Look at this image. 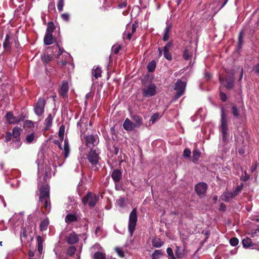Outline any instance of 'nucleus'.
Instances as JSON below:
<instances>
[{"mask_svg":"<svg viewBox=\"0 0 259 259\" xmlns=\"http://www.w3.org/2000/svg\"><path fill=\"white\" fill-rule=\"evenodd\" d=\"M120 49V46H116L112 47V51L115 54H117L118 53L119 50Z\"/></svg>","mask_w":259,"mask_h":259,"instance_id":"59","label":"nucleus"},{"mask_svg":"<svg viewBox=\"0 0 259 259\" xmlns=\"http://www.w3.org/2000/svg\"><path fill=\"white\" fill-rule=\"evenodd\" d=\"M78 235L74 232H71L68 234L66 237L65 240L69 244H73L78 241Z\"/></svg>","mask_w":259,"mask_h":259,"instance_id":"19","label":"nucleus"},{"mask_svg":"<svg viewBox=\"0 0 259 259\" xmlns=\"http://www.w3.org/2000/svg\"><path fill=\"white\" fill-rule=\"evenodd\" d=\"M54 50H56V51H53V53L56 58H59L61 55H62V57L64 58L63 60L61 62H58V64H61L62 66H64L67 63H69L71 66H72V64H71L72 57L70 54L66 52H64V50L60 48L58 45H56L55 47H54Z\"/></svg>","mask_w":259,"mask_h":259,"instance_id":"4","label":"nucleus"},{"mask_svg":"<svg viewBox=\"0 0 259 259\" xmlns=\"http://www.w3.org/2000/svg\"><path fill=\"white\" fill-rule=\"evenodd\" d=\"M175 253L177 257L183 258L185 255V250L184 249L177 246Z\"/></svg>","mask_w":259,"mask_h":259,"instance_id":"26","label":"nucleus"},{"mask_svg":"<svg viewBox=\"0 0 259 259\" xmlns=\"http://www.w3.org/2000/svg\"><path fill=\"white\" fill-rule=\"evenodd\" d=\"M49 224V221L48 219H45L42 220L40 224V230L41 231H45L47 229L48 226Z\"/></svg>","mask_w":259,"mask_h":259,"instance_id":"30","label":"nucleus"},{"mask_svg":"<svg viewBox=\"0 0 259 259\" xmlns=\"http://www.w3.org/2000/svg\"><path fill=\"white\" fill-rule=\"evenodd\" d=\"M161 254V251L159 250H156L152 254V259H158L159 255Z\"/></svg>","mask_w":259,"mask_h":259,"instance_id":"53","label":"nucleus"},{"mask_svg":"<svg viewBox=\"0 0 259 259\" xmlns=\"http://www.w3.org/2000/svg\"><path fill=\"white\" fill-rule=\"evenodd\" d=\"M221 119L220 125V131L222 135V140L224 143H226L228 141V119L227 115L226 114L225 109L223 107L221 108Z\"/></svg>","mask_w":259,"mask_h":259,"instance_id":"3","label":"nucleus"},{"mask_svg":"<svg viewBox=\"0 0 259 259\" xmlns=\"http://www.w3.org/2000/svg\"><path fill=\"white\" fill-rule=\"evenodd\" d=\"M122 172L119 169H114L111 174V177L115 183V187L117 189V183L121 180Z\"/></svg>","mask_w":259,"mask_h":259,"instance_id":"20","label":"nucleus"},{"mask_svg":"<svg viewBox=\"0 0 259 259\" xmlns=\"http://www.w3.org/2000/svg\"><path fill=\"white\" fill-rule=\"evenodd\" d=\"M53 120V117L51 114H49L45 121L46 125L45 130H47L52 125Z\"/></svg>","mask_w":259,"mask_h":259,"instance_id":"31","label":"nucleus"},{"mask_svg":"<svg viewBox=\"0 0 259 259\" xmlns=\"http://www.w3.org/2000/svg\"><path fill=\"white\" fill-rule=\"evenodd\" d=\"M61 18L65 21L68 22L69 20L70 15L68 13H63L61 15Z\"/></svg>","mask_w":259,"mask_h":259,"instance_id":"51","label":"nucleus"},{"mask_svg":"<svg viewBox=\"0 0 259 259\" xmlns=\"http://www.w3.org/2000/svg\"><path fill=\"white\" fill-rule=\"evenodd\" d=\"M46 101L44 99L39 98L34 107L35 113L37 116L41 115L44 112Z\"/></svg>","mask_w":259,"mask_h":259,"instance_id":"12","label":"nucleus"},{"mask_svg":"<svg viewBox=\"0 0 259 259\" xmlns=\"http://www.w3.org/2000/svg\"><path fill=\"white\" fill-rule=\"evenodd\" d=\"M37 247H38V251L40 254L42 253L43 251V240L42 238L38 236L37 237Z\"/></svg>","mask_w":259,"mask_h":259,"instance_id":"32","label":"nucleus"},{"mask_svg":"<svg viewBox=\"0 0 259 259\" xmlns=\"http://www.w3.org/2000/svg\"><path fill=\"white\" fill-rule=\"evenodd\" d=\"M123 127L127 131H132L136 127L134 123L128 118H126L124 121Z\"/></svg>","mask_w":259,"mask_h":259,"instance_id":"23","label":"nucleus"},{"mask_svg":"<svg viewBox=\"0 0 259 259\" xmlns=\"http://www.w3.org/2000/svg\"><path fill=\"white\" fill-rule=\"evenodd\" d=\"M191 48H187L183 53V57L185 60H189L191 56Z\"/></svg>","mask_w":259,"mask_h":259,"instance_id":"37","label":"nucleus"},{"mask_svg":"<svg viewBox=\"0 0 259 259\" xmlns=\"http://www.w3.org/2000/svg\"><path fill=\"white\" fill-rule=\"evenodd\" d=\"M68 84L67 81H63L59 89V94L63 97L67 96V93L68 91Z\"/></svg>","mask_w":259,"mask_h":259,"instance_id":"22","label":"nucleus"},{"mask_svg":"<svg viewBox=\"0 0 259 259\" xmlns=\"http://www.w3.org/2000/svg\"><path fill=\"white\" fill-rule=\"evenodd\" d=\"M57 5L58 11L59 12L62 11L64 5V0H58Z\"/></svg>","mask_w":259,"mask_h":259,"instance_id":"43","label":"nucleus"},{"mask_svg":"<svg viewBox=\"0 0 259 259\" xmlns=\"http://www.w3.org/2000/svg\"><path fill=\"white\" fill-rule=\"evenodd\" d=\"M200 156V153L198 150H195L193 151V161L195 162L198 161Z\"/></svg>","mask_w":259,"mask_h":259,"instance_id":"40","label":"nucleus"},{"mask_svg":"<svg viewBox=\"0 0 259 259\" xmlns=\"http://www.w3.org/2000/svg\"><path fill=\"white\" fill-rule=\"evenodd\" d=\"M99 154V149L97 148H94L91 149L87 156V159L89 162L93 167H96L97 165L98 164L100 159Z\"/></svg>","mask_w":259,"mask_h":259,"instance_id":"8","label":"nucleus"},{"mask_svg":"<svg viewBox=\"0 0 259 259\" xmlns=\"http://www.w3.org/2000/svg\"><path fill=\"white\" fill-rule=\"evenodd\" d=\"M117 203L119 206L123 208L125 206V199L123 197H120L117 200Z\"/></svg>","mask_w":259,"mask_h":259,"instance_id":"41","label":"nucleus"},{"mask_svg":"<svg viewBox=\"0 0 259 259\" xmlns=\"http://www.w3.org/2000/svg\"><path fill=\"white\" fill-rule=\"evenodd\" d=\"M159 118V114L158 113L154 114L150 118V122L153 124Z\"/></svg>","mask_w":259,"mask_h":259,"instance_id":"45","label":"nucleus"},{"mask_svg":"<svg viewBox=\"0 0 259 259\" xmlns=\"http://www.w3.org/2000/svg\"><path fill=\"white\" fill-rule=\"evenodd\" d=\"M36 138H37V137L35 136L34 133H31L30 134L26 135L25 140H26V142L27 143L30 144V143H32L34 141H35Z\"/></svg>","mask_w":259,"mask_h":259,"instance_id":"28","label":"nucleus"},{"mask_svg":"<svg viewBox=\"0 0 259 259\" xmlns=\"http://www.w3.org/2000/svg\"><path fill=\"white\" fill-rule=\"evenodd\" d=\"M137 220L138 217L137 214V209L136 208H134L132 210L130 214L128 223V229L131 236L133 235V233L135 231L137 224Z\"/></svg>","mask_w":259,"mask_h":259,"instance_id":"7","label":"nucleus"},{"mask_svg":"<svg viewBox=\"0 0 259 259\" xmlns=\"http://www.w3.org/2000/svg\"><path fill=\"white\" fill-rule=\"evenodd\" d=\"M152 243L153 246L157 248L160 247L163 244V242L161 240V239L158 238L153 239Z\"/></svg>","mask_w":259,"mask_h":259,"instance_id":"34","label":"nucleus"},{"mask_svg":"<svg viewBox=\"0 0 259 259\" xmlns=\"http://www.w3.org/2000/svg\"><path fill=\"white\" fill-rule=\"evenodd\" d=\"M254 70L257 75L259 76V63L254 67Z\"/></svg>","mask_w":259,"mask_h":259,"instance_id":"62","label":"nucleus"},{"mask_svg":"<svg viewBox=\"0 0 259 259\" xmlns=\"http://www.w3.org/2000/svg\"><path fill=\"white\" fill-rule=\"evenodd\" d=\"M55 9V5L54 2H51L49 3L48 6V9L49 11H53Z\"/></svg>","mask_w":259,"mask_h":259,"instance_id":"56","label":"nucleus"},{"mask_svg":"<svg viewBox=\"0 0 259 259\" xmlns=\"http://www.w3.org/2000/svg\"><path fill=\"white\" fill-rule=\"evenodd\" d=\"M138 26V24L135 23L132 25H127L126 30L123 34V37H126L128 39H130L132 34L135 32Z\"/></svg>","mask_w":259,"mask_h":259,"instance_id":"13","label":"nucleus"},{"mask_svg":"<svg viewBox=\"0 0 259 259\" xmlns=\"http://www.w3.org/2000/svg\"><path fill=\"white\" fill-rule=\"evenodd\" d=\"M76 251V248L74 246H70L67 250V253L68 255H72Z\"/></svg>","mask_w":259,"mask_h":259,"instance_id":"46","label":"nucleus"},{"mask_svg":"<svg viewBox=\"0 0 259 259\" xmlns=\"http://www.w3.org/2000/svg\"><path fill=\"white\" fill-rule=\"evenodd\" d=\"M220 98L223 101H225L227 99L226 95L223 92H221L220 94Z\"/></svg>","mask_w":259,"mask_h":259,"instance_id":"61","label":"nucleus"},{"mask_svg":"<svg viewBox=\"0 0 259 259\" xmlns=\"http://www.w3.org/2000/svg\"><path fill=\"white\" fill-rule=\"evenodd\" d=\"M132 118L135 122L134 124L136 127H139L142 125L143 120L141 116L137 115H134L132 116Z\"/></svg>","mask_w":259,"mask_h":259,"instance_id":"24","label":"nucleus"},{"mask_svg":"<svg viewBox=\"0 0 259 259\" xmlns=\"http://www.w3.org/2000/svg\"><path fill=\"white\" fill-rule=\"evenodd\" d=\"M238 239L235 237L231 238L230 240V243L233 246H236L237 245H238Z\"/></svg>","mask_w":259,"mask_h":259,"instance_id":"49","label":"nucleus"},{"mask_svg":"<svg viewBox=\"0 0 259 259\" xmlns=\"http://www.w3.org/2000/svg\"><path fill=\"white\" fill-rule=\"evenodd\" d=\"M101 69L99 67H96L93 69L92 74L96 78H98L101 75Z\"/></svg>","mask_w":259,"mask_h":259,"instance_id":"36","label":"nucleus"},{"mask_svg":"<svg viewBox=\"0 0 259 259\" xmlns=\"http://www.w3.org/2000/svg\"><path fill=\"white\" fill-rule=\"evenodd\" d=\"M163 54L164 57L168 60H170L171 59V56L170 54L169 53L168 51H163Z\"/></svg>","mask_w":259,"mask_h":259,"instance_id":"54","label":"nucleus"},{"mask_svg":"<svg viewBox=\"0 0 259 259\" xmlns=\"http://www.w3.org/2000/svg\"><path fill=\"white\" fill-rule=\"evenodd\" d=\"M25 126H29V127H32L33 126V122L30 120H27L25 122Z\"/></svg>","mask_w":259,"mask_h":259,"instance_id":"60","label":"nucleus"},{"mask_svg":"<svg viewBox=\"0 0 259 259\" xmlns=\"http://www.w3.org/2000/svg\"><path fill=\"white\" fill-rule=\"evenodd\" d=\"M115 251L119 256L121 257L124 256V251L121 248L117 247L115 248Z\"/></svg>","mask_w":259,"mask_h":259,"instance_id":"50","label":"nucleus"},{"mask_svg":"<svg viewBox=\"0 0 259 259\" xmlns=\"http://www.w3.org/2000/svg\"><path fill=\"white\" fill-rule=\"evenodd\" d=\"M243 187L244 184L241 183L240 185H238L234 190L232 191H225L221 196L222 200L226 202H229L235 196H236L239 193H240Z\"/></svg>","mask_w":259,"mask_h":259,"instance_id":"6","label":"nucleus"},{"mask_svg":"<svg viewBox=\"0 0 259 259\" xmlns=\"http://www.w3.org/2000/svg\"><path fill=\"white\" fill-rule=\"evenodd\" d=\"M88 120L86 118H81L77 124V128L80 132V137L82 138L83 135L87 130Z\"/></svg>","mask_w":259,"mask_h":259,"instance_id":"16","label":"nucleus"},{"mask_svg":"<svg viewBox=\"0 0 259 259\" xmlns=\"http://www.w3.org/2000/svg\"><path fill=\"white\" fill-rule=\"evenodd\" d=\"M55 39L53 37L52 34L46 33L44 37V43L46 45H50L54 42Z\"/></svg>","mask_w":259,"mask_h":259,"instance_id":"25","label":"nucleus"},{"mask_svg":"<svg viewBox=\"0 0 259 259\" xmlns=\"http://www.w3.org/2000/svg\"><path fill=\"white\" fill-rule=\"evenodd\" d=\"M84 138L85 140L86 145L88 147H94L99 143L98 138H95L93 135H88Z\"/></svg>","mask_w":259,"mask_h":259,"instance_id":"15","label":"nucleus"},{"mask_svg":"<svg viewBox=\"0 0 259 259\" xmlns=\"http://www.w3.org/2000/svg\"><path fill=\"white\" fill-rule=\"evenodd\" d=\"M232 112L233 115L236 117H237L239 115V111L235 106H232Z\"/></svg>","mask_w":259,"mask_h":259,"instance_id":"48","label":"nucleus"},{"mask_svg":"<svg viewBox=\"0 0 259 259\" xmlns=\"http://www.w3.org/2000/svg\"><path fill=\"white\" fill-rule=\"evenodd\" d=\"M6 117L7 120L10 124L18 123L21 120V119L14 116L11 112H8Z\"/></svg>","mask_w":259,"mask_h":259,"instance_id":"21","label":"nucleus"},{"mask_svg":"<svg viewBox=\"0 0 259 259\" xmlns=\"http://www.w3.org/2000/svg\"><path fill=\"white\" fill-rule=\"evenodd\" d=\"M191 153V150L189 149L186 148L184 151L183 155L185 157L190 158Z\"/></svg>","mask_w":259,"mask_h":259,"instance_id":"52","label":"nucleus"},{"mask_svg":"<svg viewBox=\"0 0 259 259\" xmlns=\"http://www.w3.org/2000/svg\"><path fill=\"white\" fill-rule=\"evenodd\" d=\"M172 46V43L171 42H167L163 48V51H169L170 48Z\"/></svg>","mask_w":259,"mask_h":259,"instance_id":"55","label":"nucleus"},{"mask_svg":"<svg viewBox=\"0 0 259 259\" xmlns=\"http://www.w3.org/2000/svg\"><path fill=\"white\" fill-rule=\"evenodd\" d=\"M8 38V35H7V36H6V40H5V41L4 42V44H3V45H4V47L5 48H6L8 47V46H9V43H8V40H7Z\"/></svg>","mask_w":259,"mask_h":259,"instance_id":"63","label":"nucleus"},{"mask_svg":"<svg viewBox=\"0 0 259 259\" xmlns=\"http://www.w3.org/2000/svg\"><path fill=\"white\" fill-rule=\"evenodd\" d=\"M207 186L204 183H200L195 186V191L197 194L199 196H203L207 189Z\"/></svg>","mask_w":259,"mask_h":259,"instance_id":"18","label":"nucleus"},{"mask_svg":"<svg viewBox=\"0 0 259 259\" xmlns=\"http://www.w3.org/2000/svg\"><path fill=\"white\" fill-rule=\"evenodd\" d=\"M101 232V229L100 227H97L95 231V234L97 236H99Z\"/></svg>","mask_w":259,"mask_h":259,"instance_id":"64","label":"nucleus"},{"mask_svg":"<svg viewBox=\"0 0 259 259\" xmlns=\"http://www.w3.org/2000/svg\"><path fill=\"white\" fill-rule=\"evenodd\" d=\"M94 259H106V254L101 252H96L94 255Z\"/></svg>","mask_w":259,"mask_h":259,"instance_id":"38","label":"nucleus"},{"mask_svg":"<svg viewBox=\"0 0 259 259\" xmlns=\"http://www.w3.org/2000/svg\"><path fill=\"white\" fill-rule=\"evenodd\" d=\"M42 62L44 63H48L52 59V57L49 55H45L41 57Z\"/></svg>","mask_w":259,"mask_h":259,"instance_id":"44","label":"nucleus"},{"mask_svg":"<svg viewBox=\"0 0 259 259\" xmlns=\"http://www.w3.org/2000/svg\"><path fill=\"white\" fill-rule=\"evenodd\" d=\"M250 235L254 239L252 241L251 239L248 237L243 239L242 243L244 247L248 248L255 244H258L259 243V229L251 230Z\"/></svg>","mask_w":259,"mask_h":259,"instance_id":"5","label":"nucleus"},{"mask_svg":"<svg viewBox=\"0 0 259 259\" xmlns=\"http://www.w3.org/2000/svg\"><path fill=\"white\" fill-rule=\"evenodd\" d=\"M39 158L36 161L38 166V177L40 179L44 173V165H43V154H38Z\"/></svg>","mask_w":259,"mask_h":259,"instance_id":"17","label":"nucleus"},{"mask_svg":"<svg viewBox=\"0 0 259 259\" xmlns=\"http://www.w3.org/2000/svg\"><path fill=\"white\" fill-rule=\"evenodd\" d=\"M243 43V31L240 32L239 36V45L241 46Z\"/></svg>","mask_w":259,"mask_h":259,"instance_id":"58","label":"nucleus"},{"mask_svg":"<svg viewBox=\"0 0 259 259\" xmlns=\"http://www.w3.org/2000/svg\"><path fill=\"white\" fill-rule=\"evenodd\" d=\"M20 134L21 128L17 126L14 127L12 133L11 132L6 133L5 142H8L13 138V141L15 145V148H19L21 144L20 138Z\"/></svg>","mask_w":259,"mask_h":259,"instance_id":"2","label":"nucleus"},{"mask_svg":"<svg viewBox=\"0 0 259 259\" xmlns=\"http://www.w3.org/2000/svg\"><path fill=\"white\" fill-rule=\"evenodd\" d=\"M171 29V26L167 24L166 28L164 29V35L163 36V40L164 41H167L169 38V31Z\"/></svg>","mask_w":259,"mask_h":259,"instance_id":"33","label":"nucleus"},{"mask_svg":"<svg viewBox=\"0 0 259 259\" xmlns=\"http://www.w3.org/2000/svg\"><path fill=\"white\" fill-rule=\"evenodd\" d=\"M166 252L169 256V259H176L172 250L171 248L168 247L166 249Z\"/></svg>","mask_w":259,"mask_h":259,"instance_id":"47","label":"nucleus"},{"mask_svg":"<svg viewBox=\"0 0 259 259\" xmlns=\"http://www.w3.org/2000/svg\"><path fill=\"white\" fill-rule=\"evenodd\" d=\"M77 220L76 216L72 213L68 214L65 218V222L67 223H70L73 222H75Z\"/></svg>","mask_w":259,"mask_h":259,"instance_id":"29","label":"nucleus"},{"mask_svg":"<svg viewBox=\"0 0 259 259\" xmlns=\"http://www.w3.org/2000/svg\"><path fill=\"white\" fill-rule=\"evenodd\" d=\"M143 95L144 97L148 98L153 96L156 94V87L154 83H150L145 85L143 90Z\"/></svg>","mask_w":259,"mask_h":259,"instance_id":"11","label":"nucleus"},{"mask_svg":"<svg viewBox=\"0 0 259 259\" xmlns=\"http://www.w3.org/2000/svg\"><path fill=\"white\" fill-rule=\"evenodd\" d=\"M55 29V26L52 22H49L47 25L46 33L52 34L54 29Z\"/></svg>","mask_w":259,"mask_h":259,"instance_id":"39","label":"nucleus"},{"mask_svg":"<svg viewBox=\"0 0 259 259\" xmlns=\"http://www.w3.org/2000/svg\"><path fill=\"white\" fill-rule=\"evenodd\" d=\"M65 132V126L63 125H62L59 128L58 136L60 138V139L61 141L63 140L64 139V135Z\"/></svg>","mask_w":259,"mask_h":259,"instance_id":"42","label":"nucleus"},{"mask_svg":"<svg viewBox=\"0 0 259 259\" xmlns=\"http://www.w3.org/2000/svg\"><path fill=\"white\" fill-rule=\"evenodd\" d=\"M220 81L222 85H224L226 88L230 89L233 88L234 85V75L233 74L229 78L225 79L222 78L221 76L219 77Z\"/></svg>","mask_w":259,"mask_h":259,"instance_id":"14","label":"nucleus"},{"mask_svg":"<svg viewBox=\"0 0 259 259\" xmlns=\"http://www.w3.org/2000/svg\"><path fill=\"white\" fill-rule=\"evenodd\" d=\"M99 199V195L89 192L82 198V202L84 204H88L91 207H94Z\"/></svg>","mask_w":259,"mask_h":259,"instance_id":"9","label":"nucleus"},{"mask_svg":"<svg viewBox=\"0 0 259 259\" xmlns=\"http://www.w3.org/2000/svg\"><path fill=\"white\" fill-rule=\"evenodd\" d=\"M186 85V82L182 81L181 80L179 79L176 83L175 90L177 91V93L175 96V99L179 98L182 96L185 92Z\"/></svg>","mask_w":259,"mask_h":259,"instance_id":"10","label":"nucleus"},{"mask_svg":"<svg viewBox=\"0 0 259 259\" xmlns=\"http://www.w3.org/2000/svg\"><path fill=\"white\" fill-rule=\"evenodd\" d=\"M249 176L248 175H247L245 172L244 174V176L242 175L240 179L242 181H246L247 180L249 179Z\"/></svg>","mask_w":259,"mask_h":259,"instance_id":"57","label":"nucleus"},{"mask_svg":"<svg viewBox=\"0 0 259 259\" xmlns=\"http://www.w3.org/2000/svg\"><path fill=\"white\" fill-rule=\"evenodd\" d=\"M63 151L64 153V156L65 158H67L69 154L70 149L69 146L68 144V140L65 139L64 141V145H63Z\"/></svg>","mask_w":259,"mask_h":259,"instance_id":"27","label":"nucleus"},{"mask_svg":"<svg viewBox=\"0 0 259 259\" xmlns=\"http://www.w3.org/2000/svg\"><path fill=\"white\" fill-rule=\"evenodd\" d=\"M40 195L39 201L41 203V207L45 209L44 212L48 213L50 211L51 204L49 201V187L48 185H42L39 188Z\"/></svg>","mask_w":259,"mask_h":259,"instance_id":"1","label":"nucleus"},{"mask_svg":"<svg viewBox=\"0 0 259 259\" xmlns=\"http://www.w3.org/2000/svg\"><path fill=\"white\" fill-rule=\"evenodd\" d=\"M156 66V61L154 60H152V61L150 62L148 65H147V69L149 72H153L154 71Z\"/></svg>","mask_w":259,"mask_h":259,"instance_id":"35","label":"nucleus"}]
</instances>
